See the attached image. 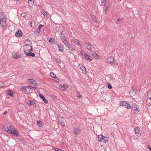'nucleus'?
Wrapping results in <instances>:
<instances>
[{"label": "nucleus", "mask_w": 151, "mask_h": 151, "mask_svg": "<svg viewBox=\"0 0 151 151\" xmlns=\"http://www.w3.org/2000/svg\"><path fill=\"white\" fill-rule=\"evenodd\" d=\"M3 129L7 132L12 133L13 135L18 137L19 132L17 129L9 125H4L3 126Z\"/></svg>", "instance_id": "1"}, {"label": "nucleus", "mask_w": 151, "mask_h": 151, "mask_svg": "<svg viewBox=\"0 0 151 151\" xmlns=\"http://www.w3.org/2000/svg\"><path fill=\"white\" fill-rule=\"evenodd\" d=\"M7 18L4 13L2 12L0 14V24L3 29L7 26Z\"/></svg>", "instance_id": "2"}, {"label": "nucleus", "mask_w": 151, "mask_h": 151, "mask_svg": "<svg viewBox=\"0 0 151 151\" xmlns=\"http://www.w3.org/2000/svg\"><path fill=\"white\" fill-rule=\"evenodd\" d=\"M98 140L99 142H105L108 140L107 137L104 136L102 135H100L98 137Z\"/></svg>", "instance_id": "3"}, {"label": "nucleus", "mask_w": 151, "mask_h": 151, "mask_svg": "<svg viewBox=\"0 0 151 151\" xmlns=\"http://www.w3.org/2000/svg\"><path fill=\"white\" fill-rule=\"evenodd\" d=\"M120 105L122 106H126L127 109H129L131 108V106L130 104L128 103L126 101H123L119 102Z\"/></svg>", "instance_id": "4"}, {"label": "nucleus", "mask_w": 151, "mask_h": 151, "mask_svg": "<svg viewBox=\"0 0 151 151\" xmlns=\"http://www.w3.org/2000/svg\"><path fill=\"white\" fill-rule=\"evenodd\" d=\"M24 52L25 54L27 53L29 51V47L30 46L27 44L24 45Z\"/></svg>", "instance_id": "5"}, {"label": "nucleus", "mask_w": 151, "mask_h": 151, "mask_svg": "<svg viewBox=\"0 0 151 151\" xmlns=\"http://www.w3.org/2000/svg\"><path fill=\"white\" fill-rule=\"evenodd\" d=\"M140 128L139 127H137L134 128L135 132L136 135L138 137H139L141 135L140 131L139 130Z\"/></svg>", "instance_id": "6"}, {"label": "nucleus", "mask_w": 151, "mask_h": 151, "mask_svg": "<svg viewBox=\"0 0 151 151\" xmlns=\"http://www.w3.org/2000/svg\"><path fill=\"white\" fill-rule=\"evenodd\" d=\"M28 82L29 83H32L34 86H37L38 85V83L37 82L32 79H29L28 80Z\"/></svg>", "instance_id": "7"}, {"label": "nucleus", "mask_w": 151, "mask_h": 151, "mask_svg": "<svg viewBox=\"0 0 151 151\" xmlns=\"http://www.w3.org/2000/svg\"><path fill=\"white\" fill-rule=\"evenodd\" d=\"M12 57L15 59L19 58L21 57V55H19L18 53L16 52L12 53Z\"/></svg>", "instance_id": "8"}, {"label": "nucleus", "mask_w": 151, "mask_h": 151, "mask_svg": "<svg viewBox=\"0 0 151 151\" xmlns=\"http://www.w3.org/2000/svg\"><path fill=\"white\" fill-rule=\"evenodd\" d=\"M139 107L137 106V105L135 104L134 105V106H132V109L134 111V113L135 114L139 112L138 110Z\"/></svg>", "instance_id": "9"}, {"label": "nucleus", "mask_w": 151, "mask_h": 151, "mask_svg": "<svg viewBox=\"0 0 151 151\" xmlns=\"http://www.w3.org/2000/svg\"><path fill=\"white\" fill-rule=\"evenodd\" d=\"M114 60V58L113 57L111 56L108 58L106 60V62L110 63H111L113 62Z\"/></svg>", "instance_id": "10"}, {"label": "nucleus", "mask_w": 151, "mask_h": 151, "mask_svg": "<svg viewBox=\"0 0 151 151\" xmlns=\"http://www.w3.org/2000/svg\"><path fill=\"white\" fill-rule=\"evenodd\" d=\"M39 96L40 98L43 100L45 104H46L48 103V101L45 98L43 95L40 93L39 94Z\"/></svg>", "instance_id": "11"}, {"label": "nucleus", "mask_w": 151, "mask_h": 151, "mask_svg": "<svg viewBox=\"0 0 151 151\" xmlns=\"http://www.w3.org/2000/svg\"><path fill=\"white\" fill-rule=\"evenodd\" d=\"M26 88L27 86H22L20 90L22 92H24V93L27 94V93H26V92H29V90H26Z\"/></svg>", "instance_id": "12"}, {"label": "nucleus", "mask_w": 151, "mask_h": 151, "mask_svg": "<svg viewBox=\"0 0 151 151\" xmlns=\"http://www.w3.org/2000/svg\"><path fill=\"white\" fill-rule=\"evenodd\" d=\"M81 131V129L79 128H75L74 130V134L75 135L79 134Z\"/></svg>", "instance_id": "13"}, {"label": "nucleus", "mask_w": 151, "mask_h": 151, "mask_svg": "<svg viewBox=\"0 0 151 151\" xmlns=\"http://www.w3.org/2000/svg\"><path fill=\"white\" fill-rule=\"evenodd\" d=\"M22 35V33L20 29L18 30L15 33V35L17 37H21Z\"/></svg>", "instance_id": "14"}, {"label": "nucleus", "mask_w": 151, "mask_h": 151, "mask_svg": "<svg viewBox=\"0 0 151 151\" xmlns=\"http://www.w3.org/2000/svg\"><path fill=\"white\" fill-rule=\"evenodd\" d=\"M79 67L80 69L82 71L83 73L86 74L87 73V72L85 68L82 65H80Z\"/></svg>", "instance_id": "15"}, {"label": "nucleus", "mask_w": 151, "mask_h": 151, "mask_svg": "<svg viewBox=\"0 0 151 151\" xmlns=\"http://www.w3.org/2000/svg\"><path fill=\"white\" fill-rule=\"evenodd\" d=\"M71 41L74 43L78 45H80V46H81V44H80V43L79 42L78 40L77 39H71Z\"/></svg>", "instance_id": "16"}, {"label": "nucleus", "mask_w": 151, "mask_h": 151, "mask_svg": "<svg viewBox=\"0 0 151 151\" xmlns=\"http://www.w3.org/2000/svg\"><path fill=\"white\" fill-rule=\"evenodd\" d=\"M146 103L147 105L148 106L151 105V97L147 98L146 101Z\"/></svg>", "instance_id": "17"}, {"label": "nucleus", "mask_w": 151, "mask_h": 151, "mask_svg": "<svg viewBox=\"0 0 151 151\" xmlns=\"http://www.w3.org/2000/svg\"><path fill=\"white\" fill-rule=\"evenodd\" d=\"M83 56L86 59L90 61H91L92 60V59L91 58V57L90 58L89 55H87V54H84Z\"/></svg>", "instance_id": "18"}, {"label": "nucleus", "mask_w": 151, "mask_h": 151, "mask_svg": "<svg viewBox=\"0 0 151 151\" xmlns=\"http://www.w3.org/2000/svg\"><path fill=\"white\" fill-rule=\"evenodd\" d=\"M44 26V25H42V24H40L39 25V26L37 28L36 32H35V33H36V32H37L38 33H39L40 32V29L42 27H43Z\"/></svg>", "instance_id": "19"}, {"label": "nucleus", "mask_w": 151, "mask_h": 151, "mask_svg": "<svg viewBox=\"0 0 151 151\" xmlns=\"http://www.w3.org/2000/svg\"><path fill=\"white\" fill-rule=\"evenodd\" d=\"M68 87V86L66 84H64L63 86H61L60 89L62 91H64L66 88Z\"/></svg>", "instance_id": "20"}, {"label": "nucleus", "mask_w": 151, "mask_h": 151, "mask_svg": "<svg viewBox=\"0 0 151 151\" xmlns=\"http://www.w3.org/2000/svg\"><path fill=\"white\" fill-rule=\"evenodd\" d=\"M26 55L27 56L34 57L35 56V54L34 53L29 52L27 53H26Z\"/></svg>", "instance_id": "21"}, {"label": "nucleus", "mask_w": 151, "mask_h": 151, "mask_svg": "<svg viewBox=\"0 0 151 151\" xmlns=\"http://www.w3.org/2000/svg\"><path fill=\"white\" fill-rule=\"evenodd\" d=\"M7 94L12 97L14 96V93L12 90L9 89L7 91Z\"/></svg>", "instance_id": "22"}, {"label": "nucleus", "mask_w": 151, "mask_h": 151, "mask_svg": "<svg viewBox=\"0 0 151 151\" xmlns=\"http://www.w3.org/2000/svg\"><path fill=\"white\" fill-rule=\"evenodd\" d=\"M86 46L88 50L91 51L92 50L91 46L89 43H86Z\"/></svg>", "instance_id": "23"}, {"label": "nucleus", "mask_w": 151, "mask_h": 151, "mask_svg": "<svg viewBox=\"0 0 151 151\" xmlns=\"http://www.w3.org/2000/svg\"><path fill=\"white\" fill-rule=\"evenodd\" d=\"M32 88L35 89V88H36L32 86H30V85H28L27 86V88H26V90H27V91H28V90L30 91V90H32V91H32Z\"/></svg>", "instance_id": "24"}, {"label": "nucleus", "mask_w": 151, "mask_h": 151, "mask_svg": "<svg viewBox=\"0 0 151 151\" xmlns=\"http://www.w3.org/2000/svg\"><path fill=\"white\" fill-rule=\"evenodd\" d=\"M92 53V55L96 58L99 59V56L97 55L95 52L93 51Z\"/></svg>", "instance_id": "25"}, {"label": "nucleus", "mask_w": 151, "mask_h": 151, "mask_svg": "<svg viewBox=\"0 0 151 151\" xmlns=\"http://www.w3.org/2000/svg\"><path fill=\"white\" fill-rule=\"evenodd\" d=\"M58 49L61 52H62L63 51V48L61 44H60L59 45H58Z\"/></svg>", "instance_id": "26"}, {"label": "nucleus", "mask_w": 151, "mask_h": 151, "mask_svg": "<svg viewBox=\"0 0 151 151\" xmlns=\"http://www.w3.org/2000/svg\"><path fill=\"white\" fill-rule=\"evenodd\" d=\"M49 42L52 44L55 43V40L54 38H50Z\"/></svg>", "instance_id": "27"}, {"label": "nucleus", "mask_w": 151, "mask_h": 151, "mask_svg": "<svg viewBox=\"0 0 151 151\" xmlns=\"http://www.w3.org/2000/svg\"><path fill=\"white\" fill-rule=\"evenodd\" d=\"M133 91H134L135 93L137 94H139V90H137L136 89L134 88L133 89Z\"/></svg>", "instance_id": "28"}, {"label": "nucleus", "mask_w": 151, "mask_h": 151, "mask_svg": "<svg viewBox=\"0 0 151 151\" xmlns=\"http://www.w3.org/2000/svg\"><path fill=\"white\" fill-rule=\"evenodd\" d=\"M50 75L52 77L55 78V79L57 78V77L56 76L54 73L53 72H51L50 73Z\"/></svg>", "instance_id": "29"}, {"label": "nucleus", "mask_w": 151, "mask_h": 151, "mask_svg": "<svg viewBox=\"0 0 151 151\" xmlns=\"http://www.w3.org/2000/svg\"><path fill=\"white\" fill-rule=\"evenodd\" d=\"M37 124L38 126L40 127H42V124L41 121H39L37 122Z\"/></svg>", "instance_id": "30"}, {"label": "nucleus", "mask_w": 151, "mask_h": 151, "mask_svg": "<svg viewBox=\"0 0 151 151\" xmlns=\"http://www.w3.org/2000/svg\"><path fill=\"white\" fill-rule=\"evenodd\" d=\"M76 96L78 98H81L82 97V96L80 95V93L78 91L76 92Z\"/></svg>", "instance_id": "31"}, {"label": "nucleus", "mask_w": 151, "mask_h": 151, "mask_svg": "<svg viewBox=\"0 0 151 151\" xmlns=\"http://www.w3.org/2000/svg\"><path fill=\"white\" fill-rule=\"evenodd\" d=\"M69 49L71 51H73L75 50V48L73 46V45H71L69 47H68Z\"/></svg>", "instance_id": "32"}, {"label": "nucleus", "mask_w": 151, "mask_h": 151, "mask_svg": "<svg viewBox=\"0 0 151 151\" xmlns=\"http://www.w3.org/2000/svg\"><path fill=\"white\" fill-rule=\"evenodd\" d=\"M35 103V101H30L29 103V106H31L33 105Z\"/></svg>", "instance_id": "33"}, {"label": "nucleus", "mask_w": 151, "mask_h": 151, "mask_svg": "<svg viewBox=\"0 0 151 151\" xmlns=\"http://www.w3.org/2000/svg\"><path fill=\"white\" fill-rule=\"evenodd\" d=\"M56 61L58 63H61V61L60 58H58L56 59Z\"/></svg>", "instance_id": "34"}, {"label": "nucleus", "mask_w": 151, "mask_h": 151, "mask_svg": "<svg viewBox=\"0 0 151 151\" xmlns=\"http://www.w3.org/2000/svg\"><path fill=\"white\" fill-rule=\"evenodd\" d=\"M108 87L109 88L111 89L112 88L111 85L109 83V82L107 83Z\"/></svg>", "instance_id": "35"}, {"label": "nucleus", "mask_w": 151, "mask_h": 151, "mask_svg": "<svg viewBox=\"0 0 151 151\" xmlns=\"http://www.w3.org/2000/svg\"><path fill=\"white\" fill-rule=\"evenodd\" d=\"M34 1H29L28 2L30 6H32L34 3Z\"/></svg>", "instance_id": "36"}, {"label": "nucleus", "mask_w": 151, "mask_h": 151, "mask_svg": "<svg viewBox=\"0 0 151 151\" xmlns=\"http://www.w3.org/2000/svg\"><path fill=\"white\" fill-rule=\"evenodd\" d=\"M109 7V6H107L104 9V12L105 13H106L107 12Z\"/></svg>", "instance_id": "37"}, {"label": "nucleus", "mask_w": 151, "mask_h": 151, "mask_svg": "<svg viewBox=\"0 0 151 151\" xmlns=\"http://www.w3.org/2000/svg\"><path fill=\"white\" fill-rule=\"evenodd\" d=\"M92 18L93 19L94 21L95 22H97V18L95 16L93 15V16H92Z\"/></svg>", "instance_id": "38"}, {"label": "nucleus", "mask_w": 151, "mask_h": 151, "mask_svg": "<svg viewBox=\"0 0 151 151\" xmlns=\"http://www.w3.org/2000/svg\"><path fill=\"white\" fill-rule=\"evenodd\" d=\"M53 150L56 151H62L61 150L57 148H54Z\"/></svg>", "instance_id": "39"}, {"label": "nucleus", "mask_w": 151, "mask_h": 151, "mask_svg": "<svg viewBox=\"0 0 151 151\" xmlns=\"http://www.w3.org/2000/svg\"><path fill=\"white\" fill-rule=\"evenodd\" d=\"M65 37L64 34L63 33V32H62L61 33L60 38H61L63 37Z\"/></svg>", "instance_id": "40"}, {"label": "nucleus", "mask_w": 151, "mask_h": 151, "mask_svg": "<svg viewBox=\"0 0 151 151\" xmlns=\"http://www.w3.org/2000/svg\"><path fill=\"white\" fill-rule=\"evenodd\" d=\"M44 16L45 17H47V13L45 12H42Z\"/></svg>", "instance_id": "41"}, {"label": "nucleus", "mask_w": 151, "mask_h": 151, "mask_svg": "<svg viewBox=\"0 0 151 151\" xmlns=\"http://www.w3.org/2000/svg\"><path fill=\"white\" fill-rule=\"evenodd\" d=\"M61 39L63 42V41H65V40H67L65 37H62Z\"/></svg>", "instance_id": "42"}, {"label": "nucleus", "mask_w": 151, "mask_h": 151, "mask_svg": "<svg viewBox=\"0 0 151 151\" xmlns=\"http://www.w3.org/2000/svg\"><path fill=\"white\" fill-rule=\"evenodd\" d=\"M71 45L69 43H67L66 45L65 46L68 47H69Z\"/></svg>", "instance_id": "43"}, {"label": "nucleus", "mask_w": 151, "mask_h": 151, "mask_svg": "<svg viewBox=\"0 0 151 151\" xmlns=\"http://www.w3.org/2000/svg\"><path fill=\"white\" fill-rule=\"evenodd\" d=\"M63 42L65 45H66L67 43H68L67 40H65V41H63Z\"/></svg>", "instance_id": "44"}, {"label": "nucleus", "mask_w": 151, "mask_h": 151, "mask_svg": "<svg viewBox=\"0 0 151 151\" xmlns=\"http://www.w3.org/2000/svg\"><path fill=\"white\" fill-rule=\"evenodd\" d=\"M58 119H60V121H61L62 119H63V118L61 117H60V116H58Z\"/></svg>", "instance_id": "45"}, {"label": "nucleus", "mask_w": 151, "mask_h": 151, "mask_svg": "<svg viewBox=\"0 0 151 151\" xmlns=\"http://www.w3.org/2000/svg\"><path fill=\"white\" fill-rule=\"evenodd\" d=\"M147 148L150 150H151V147L149 145H148V146L147 147Z\"/></svg>", "instance_id": "46"}, {"label": "nucleus", "mask_w": 151, "mask_h": 151, "mask_svg": "<svg viewBox=\"0 0 151 151\" xmlns=\"http://www.w3.org/2000/svg\"><path fill=\"white\" fill-rule=\"evenodd\" d=\"M7 111H5L4 113H3V114H4V115H6L7 114Z\"/></svg>", "instance_id": "47"}, {"label": "nucleus", "mask_w": 151, "mask_h": 151, "mask_svg": "<svg viewBox=\"0 0 151 151\" xmlns=\"http://www.w3.org/2000/svg\"><path fill=\"white\" fill-rule=\"evenodd\" d=\"M29 51H33L32 47V46H31V49H29Z\"/></svg>", "instance_id": "48"}, {"label": "nucleus", "mask_w": 151, "mask_h": 151, "mask_svg": "<svg viewBox=\"0 0 151 151\" xmlns=\"http://www.w3.org/2000/svg\"><path fill=\"white\" fill-rule=\"evenodd\" d=\"M30 26L31 27H32V22H31L30 23Z\"/></svg>", "instance_id": "49"}, {"label": "nucleus", "mask_w": 151, "mask_h": 151, "mask_svg": "<svg viewBox=\"0 0 151 151\" xmlns=\"http://www.w3.org/2000/svg\"><path fill=\"white\" fill-rule=\"evenodd\" d=\"M58 46V45H59L60 44H59V43L58 42H56V43H55H55Z\"/></svg>", "instance_id": "50"}, {"label": "nucleus", "mask_w": 151, "mask_h": 151, "mask_svg": "<svg viewBox=\"0 0 151 151\" xmlns=\"http://www.w3.org/2000/svg\"><path fill=\"white\" fill-rule=\"evenodd\" d=\"M57 80H56V81L57 83H59V80L58 78H57Z\"/></svg>", "instance_id": "51"}, {"label": "nucleus", "mask_w": 151, "mask_h": 151, "mask_svg": "<svg viewBox=\"0 0 151 151\" xmlns=\"http://www.w3.org/2000/svg\"><path fill=\"white\" fill-rule=\"evenodd\" d=\"M61 124L63 126H64L65 125V123H64V122L63 123H62V124Z\"/></svg>", "instance_id": "52"}, {"label": "nucleus", "mask_w": 151, "mask_h": 151, "mask_svg": "<svg viewBox=\"0 0 151 151\" xmlns=\"http://www.w3.org/2000/svg\"><path fill=\"white\" fill-rule=\"evenodd\" d=\"M117 21H121V19L119 18L117 19Z\"/></svg>", "instance_id": "53"}, {"label": "nucleus", "mask_w": 151, "mask_h": 151, "mask_svg": "<svg viewBox=\"0 0 151 151\" xmlns=\"http://www.w3.org/2000/svg\"><path fill=\"white\" fill-rule=\"evenodd\" d=\"M27 15L26 14L24 15L23 16V17H26Z\"/></svg>", "instance_id": "54"}, {"label": "nucleus", "mask_w": 151, "mask_h": 151, "mask_svg": "<svg viewBox=\"0 0 151 151\" xmlns=\"http://www.w3.org/2000/svg\"><path fill=\"white\" fill-rule=\"evenodd\" d=\"M34 1L33 0H28V2L29 1Z\"/></svg>", "instance_id": "55"}, {"label": "nucleus", "mask_w": 151, "mask_h": 151, "mask_svg": "<svg viewBox=\"0 0 151 151\" xmlns=\"http://www.w3.org/2000/svg\"><path fill=\"white\" fill-rule=\"evenodd\" d=\"M60 122L61 124H62V123H63L64 122L63 121H61V122L60 121Z\"/></svg>", "instance_id": "56"}, {"label": "nucleus", "mask_w": 151, "mask_h": 151, "mask_svg": "<svg viewBox=\"0 0 151 151\" xmlns=\"http://www.w3.org/2000/svg\"><path fill=\"white\" fill-rule=\"evenodd\" d=\"M4 86H0V87H1L2 88V87H4Z\"/></svg>", "instance_id": "57"}, {"label": "nucleus", "mask_w": 151, "mask_h": 151, "mask_svg": "<svg viewBox=\"0 0 151 151\" xmlns=\"http://www.w3.org/2000/svg\"><path fill=\"white\" fill-rule=\"evenodd\" d=\"M104 151H107L106 149L104 150Z\"/></svg>", "instance_id": "58"}, {"label": "nucleus", "mask_w": 151, "mask_h": 151, "mask_svg": "<svg viewBox=\"0 0 151 151\" xmlns=\"http://www.w3.org/2000/svg\"><path fill=\"white\" fill-rule=\"evenodd\" d=\"M16 0L17 1H19V0Z\"/></svg>", "instance_id": "59"}, {"label": "nucleus", "mask_w": 151, "mask_h": 151, "mask_svg": "<svg viewBox=\"0 0 151 151\" xmlns=\"http://www.w3.org/2000/svg\"><path fill=\"white\" fill-rule=\"evenodd\" d=\"M106 1V0H105V1Z\"/></svg>", "instance_id": "60"}]
</instances>
